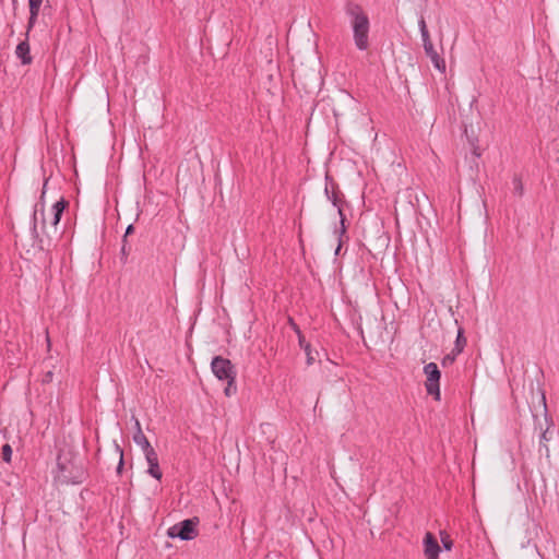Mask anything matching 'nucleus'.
I'll return each instance as SVG.
<instances>
[{"mask_svg": "<svg viewBox=\"0 0 559 559\" xmlns=\"http://www.w3.org/2000/svg\"><path fill=\"white\" fill-rule=\"evenodd\" d=\"M345 14L349 19L353 31V39L358 50H367L369 48V31L370 22L362 7L354 1H347Z\"/></svg>", "mask_w": 559, "mask_h": 559, "instance_id": "nucleus-1", "label": "nucleus"}, {"mask_svg": "<svg viewBox=\"0 0 559 559\" xmlns=\"http://www.w3.org/2000/svg\"><path fill=\"white\" fill-rule=\"evenodd\" d=\"M211 368L217 379L227 382V386L224 390L225 394L227 396L235 394L237 390L235 385L236 372L230 360L222 356H215L211 362Z\"/></svg>", "mask_w": 559, "mask_h": 559, "instance_id": "nucleus-2", "label": "nucleus"}, {"mask_svg": "<svg viewBox=\"0 0 559 559\" xmlns=\"http://www.w3.org/2000/svg\"><path fill=\"white\" fill-rule=\"evenodd\" d=\"M199 519L192 518L183 520L167 530V536L179 538L181 540H192L198 536Z\"/></svg>", "mask_w": 559, "mask_h": 559, "instance_id": "nucleus-3", "label": "nucleus"}, {"mask_svg": "<svg viewBox=\"0 0 559 559\" xmlns=\"http://www.w3.org/2000/svg\"><path fill=\"white\" fill-rule=\"evenodd\" d=\"M424 373L426 376V391L429 395L433 396L436 401H440V378L441 372L435 362H429L424 366Z\"/></svg>", "mask_w": 559, "mask_h": 559, "instance_id": "nucleus-4", "label": "nucleus"}, {"mask_svg": "<svg viewBox=\"0 0 559 559\" xmlns=\"http://www.w3.org/2000/svg\"><path fill=\"white\" fill-rule=\"evenodd\" d=\"M324 193H325L328 200L331 201L335 207H337V213L340 215V222H341V228H340L338 233L341 235H343V234H345V230H346L345 215L342 210L343 201L340 197V191L337 190L336 185L334 183V181L329 180V177H326Z\"/></svg>", "mask_w": 559, "mask_h": 559, "instance_id": "nucleus-5", "label": "nucleus"}, {"mask_svg": "<svg viewBox=\"0 0 559 559\" xmlns=\"http://www.w3.org/2000/svg\"><path fill=\"white\" fill-rule=\"evenodd\" d=\"M423 46L426 55L430 58L433 67L438 69L440 72L445 71V62L436 51L430 37L423 39Z\"/></svg>", "mask_w": 559, "mask_h": 559, "instance_id": "nucleus-6", "label": "nucleus"}, {"mask_svg": "<svg viewBox=\"0 0 559 559\" xmlns=\"http://www.w3.org/2000/svg\"><path fill=\"white\" fill-rule=\"evenodd\" d=\"M144 455H145V460L148 465L147 473L155 479L160 480L163 474L159 468L157 452L154 449H152V450H148L147 452H145Z\"/></svg>", "mask_w": 559, "mask_h": 559, "instance_id": "nucleus-7", "label": "nucleus"}, {"mask_svg": "<svg viewBox=\"0 0 559 559\" xmlns=\"http://www.w3.org/2000/svg\"><path fill=\"white\" fill-rule=\"evenodd\" d=\"M424 552L427 559H438L440 546L431 533H427L424 538Z\"/></svg>", "mask_w": 559, "mask_h": 559, "instance_id": "nucleus-8", "label": "nucleus"}, {"mask_svg": "<svg viewBox=\"0 0 559 559\" xmlns=\"http://www.w3.org/2000/svg\"><path fill=\"white\" fill-rule=\"evenodd\" d=\"M135 427H136V432L133 435V441L135 442V444L142 449L143 453L147 452L148 450L154 449L151 445L147 438L145 437V435L143 433V431L141 429L140 421L138 419H135Z\"/></svg>", "mask_w": 559, "mask_h": 559, "instance_id": "nucleus-9", "label": "nucleus"}, {"mask_svg": "<svg viewBox=\"0 0 559 559\" xmlns=\"http://www.w3.org/2000/svg\"><path fill=\"white\" fill-rule=\"evenodd\" d=\"M16 57L23 64H29L32 62V56L29 51V44L27 39L21 41L15 49Z\"/></svg>", "mask_w": 559, "mask_h": 559, "instance_id": "nucleus-10", "label": "nucleus"}, {"mask_svg": "<svg viewBox=\"0 0 559 559\" xmlns=\"http://www.w3.org/2000/svg\"><path fill=\"white\" fill-rule=\"evenodd\" d=\"M292 326L293 329L295 330V332L297 333L298 335V342H299V346L305 350L306 353V356H307V365H312L313 361H314V357L312 356V353H311V346L308 342H306L304 335H301V332L299 330V328L292 321Z\"/></svg>", "mask_w": 559, "mask_h": 559, "instance_id": "nucleus-11", "label": "nucleus"}, {"mask_svg": "<svg viewBox=\"0 0 559 559\" xmlns=\"http://www.w3.org/2000/svg\"><path fill=\"white\" fill-rule=\"evenodd\" d=\"M69 202L61 198L59 201H57L52 207H51V211H52V221H51V225L52 226H57L61 219V216H62V213L64 211V209L68 206Z\"/></svg>", "mask_w": 559, "mask_h": 559, "instance_id": "nucleus-12", "label": "nucleus"}, {"mask_svg": "<svg viewBox=\"0 0 559 559\" xmlns=\"http://www.w3.org/2000/svg\"><path fill=\"white\" fill-rule=\"evenodd\" d=\"M40 212V215H41V224L43 226H45L46 224V219H45V216H44V204H36L35 207H34V211H33V215H32V233L33 235H35L36 237H38V234H37V214Z\"/></svg>", "mask_w": 559, "mask_h": 559, "instance_id": "nucleus-13", "label": "nucleus"}, {"mask_svg": "<svg viewBox=\"0 0 559 559\" xmlns=\"http://www.w3.org/2000/svg\"><path fill=\"white\" fill-rule=\"evenodd\" d=\"M465 344H466V338L463 335V330L460 329L459 332H457V336H456L455 346L453 348V352H455V354L462 353L463 349H464Z\"/></svg>", "mask_w": 559, "mask_h": 559, "instance_id": "nucleus-14", "label": "nucleus"}, {"mask_svg": "<svg viewBox=\"0 0 559 559\" xmlns=\"http://www.w3.org/2000/svg\"><path fill=\"white\" fill-rule=\"evenodd\" d=\"M440 537H441V543H442L443 548L445 550H451L453 547V542H452L450 535L447 532L442 531V532H440Z\"/></svg>", "mask_w": 559, "mask_h": 559, "instance_id": "nucleus-15", "label": "nucleus"}, {"mask_svg": "<svg viewBox=\"0 0 559 559\" xmlns=\"http://www.w3.org/2000/svg\"><path fill=\"white\" fill-rule=\"evenodd\" d=\"M2 459L4 462L10 463L12 459V448L9 443H5L1 449Z\"/></svg>", "mask_w": 559, "mask_h": 559, "instance_id": "nucleus-16", "label": "nucleus"}, {"mask_svg": "<svg viewBox=\"0 0 559 559\" xmlns=\"http://www.w3.org/2000/svg\"><path fill=\"white\" fill-rule=\"evenodd\" d=\"M41 3L43 0H28L29 13L33 15L38 14Z\"/></svg>", "mask_w": 559, "mask_h": 559, "instance_id": "nucleus-17", "label": "nucleus"}, {"mask_svg": "<svg viewBox=\"0 0 559 559\" xmlns=\"http://www.w3.org/2000/svg\"><path fill=\"white\" fill-rule=\"evenodd\" d=\"M512 183H513L514 192L521 197L523 194V190H524L521 178L515 176L512 180Z\"/></svg>", "mask_w": 559, "mask_h": 559, "instance_id": "nucleus-18", "label": "nucleus"}, {"mask_svg": "<svg viewBox=\"0 0 559 559\" xmlns=\"http://www.w3.org/2000/svg\"><path fill=\"white\" fill-rule=\"evenodd\" d=\"M418 26H419L421 39L430 37L428 28H427V25H426V22H425V19L423 16L418 21Z\"/></svg>", "mask_w": 559, "mask_h": 559, "instance_id": "nucleus-19", "label": "nucleus"}, {"mask_svg": "<svg viewBox=\"0 0 559 559\" xmlns=\"http://www.w3.org/2000/svg\"><path fill=\"white\" fill-rule=\"evenodd\" d=\"M57 466H58V469L63 474V477L64 478H68V476L66 475V473L69 471L68 469V466H67V462L66 460L63 459L62 455H59L58 456V460H57Z\"/></svg>", "mask_w": 559, "mask_h": 559, "instance_id": "nucleus-20", "label": "nucleus"}, {"mask_svg": "<svg viewBox=\"0 0 559 559\" xmlns=\"http://www.w3.org/2000/svg\"><path fill=\"white\" fill-rule=\"evenodd\" d=\"M549 441V438H548V430H545L542 436H540V441H539V445L540 448H544L545 451H546V455H548L549 453V449L547 447V442Z\"/></svg>", "mask_w": 559, "mask_h": 559, "instance_id": "nucleus-21", "label": "nucleus"}, {"mask_svg": "<svg viewBox=\"0 0 559 559\" xmlns=\"http://www.w3.org/2000/svg\"><path fill=\"white\" fill-rule=\"evenodd\" d=\"M37 16H38V14L33 15L32 13H29V19H28V23H27V32H26V36L28 35V32H29V31L33 28V26L35 25L36 20H37Z\"/></svg>", "mask_w": 559, "mask_h": 559, "instance_id": "nucleus-22", "label": "nucleus"}, {"mask_svg": "<svg viewBox=\"0 0 559 559\" xmlns=\"http://www.w3.org/2000/svg\"><path fill=\"white\" fill-rule=\"evenodd\" d=\"M457 354H455V352L452 350V355H447L443 359H442V365L443 366H447L448 364H452L455 359V356Z\"/></svg>", "mask_w": 559, "mask_h": 559, "instance_id": "nucleus-23", "label": "nucleus"}, {"mask_svg": "<svg viewBox=\"0 0 559 559\" xmlns=\"http://www.w3.org/2000/svg\"><path fill=\"white\" fill-rule=\"evenodd\" d=\"M117 450L120 453V460H119V464L117 466V473L120 474L123 468V453H122V450L118 445H117Z\"/></svg>", "mask_w": 559, "mask_h": 559, "instance_id": "nucleus-24", "label": "nucleus"}, {"mask_svg": "<svg viewBox=\"0 0 559 559\" xmlns=\"http://www.w3.org/2000/svg\"><path fill=\"white\" fill-rule=\"evenodd\" d=\"M127 243H128L127 239H122L121 254L123 257H127L129 254V249L127 247Z\"/></svg>", "mask_w": 559, "mask_h": 559, "instance_id": "nucleus-25", "label": "nucleus"}, {"mask_svg": "<svg viewBox=\"0 0 559 559\" xmlns=\"http://www.w3.org/2000/svg\"><path fill=\"white\" fill-rule=\"evenodd\" d=\"M133 231H134V227H133V225H132V224H130V225L127 227V229H126V233H124L123 239H127V237H128L129 235H131Z\"/></svg>", "mask_w": 559, "mask_h": 559, "instance_id": "nucleus-26", "label": "nucleus"}, {"mask_svg": "<svg viewBox=\"0 0 559 559\" xmlns=\"http://www.w3.org/2000/svg\"><path fill=\"white\" fill-rule=\"evenodd\" d=\"M473 154H474V156H475L476 158H478V157L480 156V153H479V152H477V150H476V148L473 151Z\"/></svg>", "mask_w": 559, "mask_h": 559, "instance_id": "nucleus-27", "label": "nucleus"}, {"mask_svg": "<svg viewBox=\"0 0 559 559\" xmlns=\"http://www.w3.org/2000/svg\"><path fill=\"white\" fill-rule=\"evenodd\" d=\"M347 98H348V102H349L352 105H355V100H354L350 96H348Z\"/></svg>", "mask_w": 559, "mask_h": 559, "instance_id": "nucleus-28", "label": "nucleus"}, {"mask_svg": "<svg viewBox=\"0 0 559 559\" xmlns=\"http://www.w3.org/2000/svg\"><path fill=\"white\" fill-rule=\"evenodd\" d=\"M340 250H341V245H338V247L336 249V254L338 253Z\"/></svg>", "mask_w": 559, "mask_h": 559, "instance_id": "nucleus-29", "label": "nucleus"}, {"mask_svg": "<svg viewBox=\"0 0 559 559\" xmlns=\"http://www.w3.org/2000/svg\"><path fill=\"white\" fill-rule=\"evenodd\" d=\"M39 243H40L39 247L43 249V240L41 239L39 240Z\"/></svg>", "mask_w": 559, "mask_h": 559, "instance_id": "nucleus-30", "label": "nucleus"}]
</instances>
